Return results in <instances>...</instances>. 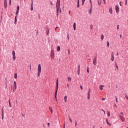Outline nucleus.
Returning <instances> with one entry per match:
<instances>
[{"label": "nucleus", "instance_id": "9b49d317", "mask_svg": "<svg viewBox=\"0 0 128 128\" xmlns=\"http://www.w3.org/2000/svg\"><path fill=\"white\" fill-rule=\"evenodd\" d=\"M4 8H6L7 6H7V0H4Z\"/></svg>", "mask_w": 128, "mask_h": 128}, {"label": "nucleus", "instance_id": "473e14b6", "mask_svg": "<svg viewBox=\"0 0 128 128\" xmlns=\"http://www.w3.org/2000/svg\"><path fill=\"white\" fill-rule=\"evenodd\" d=\"M50 110L51 111V113L52 114V112H53V110H52V108L50 107Z\"/></svg>", "mask_w": 128, "mask_h": 128}, {"label": "nucleus", "instance_id": "412c9836", "mask_svg": "<svg viewBox=\"0 0 128 128\" xmlns=\"http://www.w3.org/2000/svg\"><path fill=\"white\" fill-rule=\"evenodd\" d=\"M34 5H32V4H31V5H30V10H31V11H33V10H34V6H33Z\"/></svg>", "mask_w": 128, "mask_h": 128}, {"label": "nucleus", "instance_id": "864d4df0", "mask_svg": "<svg viewBox=\"0 0 128 128\" xmlns=\"http://www.w3.org/2000/svg\"><path fill=\"white\" fill-rule=\"evenodd\" d=\"M68 54H70V50H68Z\"/></svg>", "mask_w": 128, "mask_h": 128}, {"label": "nucleus", "instance_id": "e2e57ef3", "mask_svg": "<svg viewBox=\"0 0 128 128\" xmlns=\"http://www.w3.org/2000/svg\"><path fill=\"white\" fill-rule=\"evenodd\" d=\"M5 80H6V84H7L8 83L7 78H6Z\"/></svg>", "mask_w": 128, "mask_h": 128}, {"label": "nucleus", "instance_id": "a878e982", "mask_svg": "<svg viewBox=\"0 0 128 128\" xmlns=\"http://www.w3.org/2000/svg\"><path fill=\"white\" fill-rule=\"evenodd\" d=\"M57 50H58V52H60V46H58L57 47Z\"/></svg>", "mask_w": 128, "mask_h": 128}, {"label": "nucleus", "instance_id": "4468645a", "mask_svg": "<svg viewBox=\"0 0 128 128\" xmlns=\"http://www.w3.org/2000/svg\"><path fill=\"white\" fill-rule=\"evenodd\" d=\"M106 123L108 126H111V124L109 122L108 118H106Z\"/></svg>", "mask_w": 128, "mask_h": 128}, {"label": "nucleus", "instance_id": "5701e85b", "mask_svg": "<svg viewBox=\"0 0 128 128\" xmlns=\"http://www.w3.org/2000/svg\"><path fill=\"white\" fill-rule=\"evenodd\" d=\"M64 102H66L67 100H68V98L66 96H64Z\"/></svg>", "mask_w": 128, "mask_h": 128}, {"label": "nucleus", "instance_id": "72a5a7b5", "mask_svg": "<svg viewBox=\"0 0 128 128\" xmlns=\"http://www.w3.org/2000/svg\"><path fill=\"white\" fill-rule=\"evenodd\" d=\"M77 8H80V2H77Z\"/></svg>", "mask_w": 128, "mask_h": 128}, {"label": "nucleus", "instance_id": "aec40b11", "mask_svg": "<svg viewBox=\"0 0 128 128\" xmlns=\"http://www.w3.org/2000/svg\"><path fill=\"white\" fill-rule=\"evenodd\" d=\"M115 66H116V69H115V70H118V66L116 63H115Z\"/></svg>", "mask_w": 128, "mask_h": 128}, {"label": "nucleus", "instance_id": "774afa93", "mask_svg": "<svg viewBox=\"0 0 128 128\" xmlns=\"http://www.w3.org/2000/svg\"><path fill=\"white\" fill-rule=\"evenodd\" d=\"M38 31H37V32H36V36H38Z\"/></svg>", "mask_w": 128, "mask_h": 128}, {"label": "nucleus", "instance_id": "393cba45", "mask_svg": "<svg viewBox=\"0 0 128 128\" xmlns=\"http://www.w3.org/2000/svg\"><path fill=\"white\" fill-rule=\"evenodd\" d=\"M17 22V16H16L15 19H14V24H16Z\"/></svg>", "mask_w": 128, "mask_h": 128}, {"label": "nucleus", "instance_id": "680f3d73", "mask_svg": "<svg viewBox=\"0 0 128 128\" xmlns=\"http://www.w3.org/2000/svg\"><path fill=\"white\" fill-rule=\"evenodd\" d=\"M106 100V98H102V100L104 101V100Z\"/></svg>", "mask_w": 128, "mask_h": 128}, {"label": "nucleus", "instance_id": "b1692460", "mask_svg": "<svg viewBox=\"0 0 128 128\" xmlns=\"http://www.w3.org/2000/svg\"><path fill=\"white\" fill-rule=\"evenodd\" d=\"M88 96H87V98H88V100H90V92H88Z\"/></svg>", "mask_w": 128, "mask_h": 128}, {"label": "nucleus", "instance_id": "0e129e2a", "mask_svg": "<svg viewBox=\"0 0 128 128\" xmlns=\"http://www.w3.org/2000/svg\"><path fill=\"white\" fill-rule=\"evenodd\" d=\"M84 2H82V6H84Z\"/></svg>", "mask_w": 128, "mask_h": 128}, {"label": "nucleus", "instance_id": "7ed1b4c3", "mask_svg": "<svg viewBox=\"0 0 128 128\" xmlns=\"http://www.w3.org/2000/svg\"><path fill=\"white\" fill-rule=\"evenodd\" d=\"M119 118L120 120L122 122H124V120H125V118L124 116V113L122 112H120V114H119Z\"/></svg>", "mask_w": 128, "mask_h": 128}, {"label": "nucleus", "instance_id": "f704fd0d", "mask_svg": "<svg viewBox=\"0 0 128 128\" xmlns=\"http://www.w3.org/2000/svg\"><path fill=\"white\" fill-rule=\"evenodd\" d=\"M87 72H88V74H89V72H90V70H89V67H88V66L87 67Z\"/></svg>", "mask_w": 128, "mask_h": 128}, {"label": "nucleus", "instance_id": "f257e3e1", "mask_svg": "<svg viewBox=\"0 0 128 128\" xmlns=\"http://www.w3.org/2000/svg\"><path fill=\"white\" fill-rule=\"evenodd\" d=\"M56 91L55 92V98L56 100V102H58V100H57V94H58V78H57V80H56Z\"/></svg>", "mask_w": 128, "mask_h": 128}, {"label": "nucleus", "instance_id": "c03bdc74", "mask_svg": "<svg viewBox=\"0 0 128 128\" xmlns=\"http://www.w3.org/2000/svg\"><path fill=\"white\" fill-rule=\"evenodd\" d=\"M67 38H68V40H70V35L69 34L67 35Z\"/></svg>", "mask_w": 128, "mask_h": 128}, {"label": "nucleus", "instance_id": "2f4dec72", "mask_svg": "<svg viewBox=\"0 0 128 128\" xmlns=\"http://www.w3.org/2000/svg\"><path fill=\"white\" fill-rule=\"evenodd\" d=\"M115 98H116V103H118V98L116 96H115Z\"/></svg>", "mask_w": 128, "mask_h": 128}, {"label": "nucleus", "instance_id": "ea45409f", "mask_svg": "<svg viewBox=\"0 0 128 128\" xmlns=\"http://www.w3.org/2000/svg\"><path fill=\"white\" fill-rule=\"evenodd\" d=\"M69 120H70V122L71 123H72V118H70V116H69Z\"/></svg>", "mask_w": 128, "mask_h": 128}, {"label": "nucleus", "instance_id": "5fc2aeb1", "mask_svg": "<svg viewBox=\"0 0 128 128\" xmlns=\"http://www.w3.org/2000/svg\"><path fill=\"white\" fill-rule=\"evenodd\" d=\"M18 12H19V11H16V16L18 15Z\"/></svg>", "mask_w": 128, "mask_h": 128}, {"label": "nucleus", "instance_id": "49530a36", "mask_svg": "<svg viewBox=\"0 0 128 128\" xmlns=\"http://www.w3.org/2000/svg\"><path fill=\"white\" fill-rule=\"evenodd\" d=\"M80 88H81L82 90H83V87L82 85H80Z\"/></svg>", "mask_w": 128, "mask_h": 128}, {"label": "nucleus", "instance_id": "6ab92c4d", "mask_svg": "<svg viewBox=\"0 0 128 128\" xmlns=\"http://www.w3.org/2000/svg\"><path fill=\"white\" fill-rule=\"evenodd\" d=\"M98 5H99V6H100L102 4V0H98Z\"/></svg>", "mask_w": 128, "mask_h": 128}, {"label": "nucleus", "instance_id": "338daca9", "mask_svg": "<svg viewBox=\"0 0 128 128\" xmlns=\"http://www.w3.org/2000/svg\"><path fill=\"white\" fill-rule=\"evenodd\" d=\"M64 128H66V122H64Z\"/></svg>", "mask_w": 128, "mask_h": 128}, {"label": "nucleus", "instance_id": "69168bd1", "mask_svg": "<svg viewBox=\"0 0 128 128\" xmlns=\"http://www.w3.org/2000/svg\"><path fill=\"white\" fill-rule=\"evenodd\" d=\"M48 127H49L50 126V122H48Z\"/></svg>", "mask_w": 128, "mask_h": 128}, {"label": "nucleus", "instance_id": "e433bc0d", "mask_svg": "<svg viewBox=\"0 0 128 128\" xmlns=\"http://www.w3.org/2000/svg\"><path fill=\"white\" fill-rule=\"evenodd\" d=\"M8 102H9L10 107L11 108L12 107V104H11V103L10 102V100H9Z\"/></svg>", "mask_w": 128, "mask_h": 128}, {"label": "nucleus", "instance_id": "c756f323", "mask_svg": "<svg viewBox=\"0 0 128 128\" xmlns=\"http://www.w3.org/2000/svg\"><path fill=\"white\" fill-rule=\"evenodd\" d=\"M20 10V6L18 5L16 8V11L19 12Z\"/></svg>", "mask_w": 128, "mask_h": 128}, {"label": "nucleus", "instance_id": "09e8293b", "mask_svg": "<svg viewBox=\"0 0 128 128\" xmlns=\"http://www.w3.org/2000/svg\"><path fill=\"white\" fill-rule=\"evenodd\" d=\"M11 4H12V0H10V2H9L10 6Z\"/></svg>", "mask_w": 128, "mask_h": 128}, {"label": "nucleus", "instance_id": "052dcab7", "mask_svg": "<svg viewBox=\"0 0 128 128\" xmlns=\"http://www.w3.org/2000/svg\"><path fill=\"white\" fill-rule=\"evenodd\" d=\"M50 4H51V6H53V3H52V1H50Z\"/></svg>", "mask_w": 128, "mask_h": 128}, {"label": "nucleus", "instance_id": "20e7f679", "mask_svg": "<svg viewBox=\"0 0 128 128\" xmlns=\"http://www.w3.org/2000/svg\"><path fill=\"white\" fill-rule=\"evenodd\" d=\"M54 55H55V53H54V50H52L51 52H50V58L52 60H54Z\"/></svg>", "mask_w": 128, "mask_h": 128}, {"label": "nucleus", "instance_id": "2eb2a0df", "mask_svg": "<svg viewBox=\"0 0 128 128\" xmlns=\"http://www.w3.org/2000/svg\"><path fill=\"white\" fill-rule=\"evenodd\" d=\"M109 12L110 14H112V8H109Z\"/></svg>", "mask_w": 128, "mask_h": 128}, {"label": "nucleus", "instance_id": "ddd939ff", "mask_svg": "<svg viewBox=\"0 0 128 128\" xmlns=\"http://www.w3.org/2000/svg\"><path fill=\"white\" fill-rule=\"evenodd\" d=\"M56 6H60V0H57V2L56 4Z\"/></svg>", "mask_w": 128, "mask_h": 128}, {"label": "nucleus", "instance_id": "13d9d810", "mask_svg": "<svg viewBox=\"0 0 128 128\" xmlns=\"http://www.w3.org/2000/svg\"><path fill=\"white\" fill-rule=\"evenodd\" d=\"M117 30H119V25H117Z\"/></svg>", "mask_w": 128, "mask_h": 128}, {"label": "nucleus", "instance_id": "f03ea898", "mask_svg": "<svg viewBox=\"0 0 128 128\" xmlns=\"http://www.w3.org/2000/svg\"><path fill=\"white\" fill-rule=\"evenodd\" d=\"M56 12H57V17H58L59 13L62 14V10L60 6H56Z\"/></svg>", "mask_w": 128, "mask_h": 128}, {"label": "nucleus", "instance_id": "3c124183", "mask_svg": "<svg viewBox=\"0 0 128 128\" xmlns=\"http://www.w3.org/2000/svg\"><path fill=\"white\" fill-rule=\"evenodd\" d=\"M103 2H104V4H106V0H103Z\"/></svg>", "mask_w": 128, "mask_h": 128}, {"label": "nucleus", "instance_id": "4be33fe9", "mask_svg": "<svg viewBox=\"0 0 128 128\" xmlns=\"http://www.w3.org/2000/svg\"><path fill=\"white\" fill-rule=\"evenodd\" d=\"M68 82H72V78L68 77Z\"/></svg>", "mask_w": 128, "mask_h": 128}, {"label": "nucleus", "instance_id": "1a4fd4ad", "mask_svg": "<svg viewBox=\"0 0 128 128\" xmlns=\"http://www.w3.org/2000/svg\"><path fill=\"white\" fill-rule=\"evenodd\" d=\"M97 64V62H96V57L94 58V59H93V64H94V66H96Z\"/></svg>", "mask_w": 128, "mask_h": 128}, {"label": "nucleus", "instance_id": "4c0bfd02", "mask_svg": "<svg viewBox=\"0 0 128 128\" xmlns=\"http://www.w3.org/2000/svg\"><path fill=\"white\" fill-rule=\"evenodd\" d=\"M92 13V10L90 9V10H89V14H91Z\"/></svg>", "mask_w": 128, "mask_h": 128}, {"label": "nucleus", "instance_id": "603ef678", "mask_svg": "<svg viewBox=\"0 0 128 128\" xmlns=\"http://www.w3.org/2000/svg\"><path fill=\"white\" fill-rule=\"evenodd\" d=\"M34 5V0H32V3H31V4Z\"/></svg>", "mask_w": 128, "mask_h": 128}, {"label": "nucleus", "instance_id": "7c9ffc66", "mask_svg": "<svg viewBox=\"0 0 128 128\" xmlns=\"http://www.w3.org/2000/svg\"><path fill=\"white\" fill-rule=\"evenodd\" d=\"M12 58H13L14 60H15L16 59V55L13 56Z\"/></svg>", "mask_w": 128, "mask_h": 128}, {"label": "nucleus", "instance_id": "79ce46f5", "mask_svg": "<svg viewBox=\"0 0 128 128\" xmlns=\"http://www.w3.org/2000/svg\"><path fill=\"white\" fill-rule=\"evenodd\" d=\"M127 4H128V0H125V6H127Z\"/></svg>", "mask_w": 128, "mask_h": 128}, {"label": "nucleus", "instance_id": "9d476101", "mask_svg": "<svg viewBox=\"0 0 128 128\" xmlns=\"http://www.w3.org/2000/svg\"><path fill=\"white\" fill-rule=\"evenodd\" d=\"M2 120H3L4 118V112L3 108H2Z\"/></svg>", "mask_w": 128, "mask_h": 128}, {"label": "nucleus", "instance_id": "58836bf2", "mask_svg": "<svg viewBox=\"0 0 128 128\" xmlns=\"http://www.w3.org/2000/svg\"><path fill=\"white\" fill-rule=\"evenodd\" d=\"M92 28H93V25L92 24L90 25V30H92Z\"/></svg>", "mask_w": 128, "mask_h": 128}, {"label": "nucleus", "instance_id": "0eeeda50", "mask_svg": "<svg viewBox=\"0 0 128 128\" xmlns=\"http://www.w3.org/2000/svg\"><path fill=\"white\" fill-rule=\"evenodd\" d=\"M114 52H112L111 54V60L112 62H114Z\"/></svg>", "mask_w": 128, "mask_h": 128}, {"label": "nucleus", "instance_id": "cd10ccee", "mask_svg": "<svg viewBox=\"0 0 128 128\" xmlns=\"http://www.w3.org/2000/svg\"><path fill=\"white\" fill-rule=\"evenodd\" d=\"M104 34H102L101 35V40H102V41L104 40Z\"/></svg>", "mask_w": 128, "mask_h": 128}, {"label": "nucleus", "instance_id": "423d86ee", "mask_svg": "<svg viewBox=\"0 0 128 128\" xmlns=\"http://www.w3.org/2000/svg\"><path fill=\"white\" fill-rule=\"evenodd\" d=\"M16 88H17L16 82V81H14V88H13L14 92V90H16Z\"/></svg>", "mask_w": 128, "mask_h": 128}, {"label": "nucleus", "instance_id": "bb28decb", "mask_svg": "<svg viewBox=\"0 0 128 128\" xmlns=\"http://www.w3.org/2000/svg\"><path fill=\"white\" fill-rule=\"evenodd\" d=\"M107 116L108 117H110V112H107Z\"/></svg>", "mask_w": 128, "mask_h": 128}, {"label": "nucleus", "instance_id": "a19ab883", "mask_svg": "<svg viewBox=\"0 0 128 128\" xmlns=\"http://www.w3.org/2000/svg\"><path fill=\"white\" fill-rule=\"evenodd\" d=\"M12 56H16V53H15L14 50L12 51Z\"/></svg>", "mask_w": 128, "mask_h": 128}, {"label": "nucleus", "instance_id": "c9c22d12", "mask_svg": "<svg viewBox=\"0 0 128 128\" xmlns=\"http://www.w3.org/2000/svg\"><path fill=\"white\" fill-rule=\"evenodd\" d=\"M14 78H15V79H16V78H17V74H16H16H14Z\"/></svg>", "mask_w": 128, "mask_h": 128}, {"label": "nucleus", "instance_id": "a18cd8bd", "mask_svg": "<svg viewBox=\"0 0 128 128\" xmlns=\"http://www.w3.org/2000/svg\"><path fill=\"white\" fill-rule=\"evenodd\" d=\"M125 98L128 100V96L127 95H125Z\"/></svg>", "mask_w": 128, "mask_h": 128}, {"label": "nucleus", "instance_id": "de8ad7c7", "mask_svg": "<svg viewBox=\"0 0 128 128\" xmlns=\"http://www.w3.org/2000/svg\"><path fill=\"white\" fill-rule=\"evenodd\" d=\"M76 125H77V121H75V127H76Z\"/></svg>", "mask_w": 128, "mask_h": 128}, {"label": "nucleus", "instance_id": "bf43d9fd", "mask_svg": "<svg viewBox=\"0 0 128 128\" xmlns=\"http://www.w3.org/2000/svg\"><path fill=\"white\" fill-rule=\"evenodd\" d=\"M67 87H68V88H70V86L68 84H67Z\"/></svg>", "mask_w": 128, "mask_h": 128}, {"label": "nucleus", "instance_id": "4d7b16f0", "mask_svg": "<svg viewBox=\"0 0 128 128\" xmlns=\"http://www.w3.org/2000/svg\"><path fill=\"white\" fill-rule=\"evenodd\" d=\"M90 4H91V5H92V0H90Z\"/></svg>", "mask_w": 128, "mask_h": 128}, {"label": "nucleus", "instance_id": "37998d69", "mask_svg": "<svg viewBox=\"0 0 128 128\" xmlns=\"http://www.w3.org/2000/svg\"><path fill=\"white\" fill-rule=\"evenodd\" d=\"M90 92H91V90L90 88H89V90H88V93H89V94H90Z\"/></svg>", "mask_w": 128, "mask_h": 128}, {"label": "nucleus", "instance_id": "f8f14e48", "mask_svg": "<svg viewBox=\"0 0 128 128\" xmlns=\"http://www.w3.org/2000/svg\"><path fill=\"white\" fill-rule=\"evenodd\" d=\"M80 66L79 64V66H78V75H80Z\"/></svg>", "mask_w": 128, "mask_h": 128}, {"label": "nucleus", "instance_id": "f3484780", "mask_svg": "<svg viewBox=\"0 0 128 128\" xmlns=\"http://www.w3.org/2000/svg\"><path fill=\"white\" fill-rule=\"evenodd\" d=\"M46 32L47 36H48L50 33V30L48 28H46Z\"/></svg>", "mask_w": 128, "mask_h": 128}, {"label": "nucleus", "instance_id": "6e6d98bb", "mask_svg": "<svg viewBox=\"0 0 128 128\" xmlns=\"http://www.w3.org/2000/svg\"><path fill=\"white\" fill-rule=\"evenodd\" d=\"M8 87V84L7 83H6V88H7Z\"/></svg>", "mask_w": 128, "mask_h": 128}, {"label": "nucleus", "instance_id": "dca6fc26", "mask_svg": "<svg viewBox=\"0 0 128 128\" xmlns=\"http://www.w3.org/2000/svg\"><path fill=\"white\" fill-rule=\"evenodd\" d=\"M73 28L74 29V30H76V23L74 22L73 24Z\"/></svg>", "mask_w": 128, "mask_h": 128}, {"label": "nucleus", "instance_id": "8fccbe9b", "mask_svg": "<svg viewBox=\"0 0 128 128\" xmlns=\"http://www.w3.org/2000/svg\"><path fill=\"white\" fill-rule=\"evenodd\" d=\"M90 10H92V5H91V6L90 7Z\"/></svg>", "mask_w": 128, "mask_h": 128}, {"label": "nucleus", "instance_id": "c85d7f7f", "mask_svg": "<svg viewBox=\"0 0 128 128\" xmlns=\"http://www.w3.org/2000/svg\"><path fill=\"white\" fill-rule=\"evenodd\" d=\"M106 44H106L107 47H108V48H109V47H110V43H109V42H108V41H107Z\"/></svg>", "mask_w": 128, "mask_h": 128}, {"label": "nucleus", "instance_id": "6e6552de", "mask_svg": "<svg viewBox=\"0 0 128 128\" xmlns=\"http://www.w3.org/2000/svg\"><path fill=\"white\" fill-rule=\"evenodd\" d=\"M116 12V14L119 13L120 8L118 6H115Z\"/></svg>", "mask_w": 128, "mask_h": 128}, {"label": "nucleus", "instance_id": "a211bd4d", "mask_svg": "<svg viewBox=\"0 0 128 128\" xmlns=\"http://www.w3.org/2000/svg\"><path fill=\"white\" fill-rule=\"evenodd\" d=\"M104 86V85H100V86H99V88H100V90H103V88Z\"/></svg>", "mask_w": 128, "mask_h": 128}, {"label": "nucleus", "instance_id": "39448f33", "mask_svg": "<svg viewBox=\"0 0 128 128\" xmlns=\"http://www.w3.org/2000/svg\"><path fill=\"white\" fill-rule=\"evenodd\" d=\"M41 72H42L41 66H40V64H39L38 65V76H40Z\"/></svg>", "mask_w": 128, "mask_h": 128}]
</instances>
